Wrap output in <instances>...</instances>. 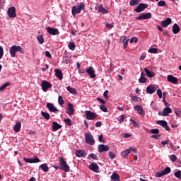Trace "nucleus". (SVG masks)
Masks as SVG:
<instances>
[{"mask_svg":"<svg viewBox=\"0 0 181 181\" xmlns=\"http://www.w3.org/2000/svg\"><path fill=\"white\" fill-rule=\"evenodd\" d=\"M157 94H158L159 98H162V90L158 89L157 90Z\"/></svg>","mask_w":181,"mask_h":181,"instance_id":"nucleus-55","label":"nucleus"},{"mask_svg":"<svg viewBox=\"0 0 181 181\" xmlns=\"http://www.w3.org/2000/svg\"><path fill=\"white\" fill-rule=\"evenodd\" d=\"M41 115H42V117H44V118L45 119H47V121H49V119H50V114H49L46 112H42Z\"/></svg>","mask_w":181,"mask_h":181,"instance_id":"nucleus-35","label":"nucleus"},{"mask_svg":"<svg viewBox=\"0 0 181 181\" xmlns=\"http://www.w3.org/2000/svg\"><path fill=\"white\" fill-rule=\"evenodd\" d=\"M18 52L21 53V54H23V53H25V50H23V49L21 46L13 45L11 47H10V54L11 57H16V52Z\"/></svg>","mask_w":181,"mask_h":181,"instance_id":"nucleus-2","label":"nucleus"},{"mask_svg":"<svg viewBox=\"0 0 181 181\" xmlns=\"http://www.w3.org/2000/svg\"><path fill=\"white\" fill-rule=\"evenodd\" d=\"M66 90L71 93V94H74L76 95L77 94V90H76V88H71V86H67Z\"/></svg>","mask_w":181,"mask_h":181,"instance_id":"nucleus-31","label":"nucleus"},{"mask_svg":"<svg viewBox=\"0 0 181 181\" xmlns=\"http://www.w3.org/2000/svg\"><path fill=\"white\" fill-rule=\"evenodd\" d=\"M171 172L170 168L167 167L163 171V173L165 175H169V173Z\"/></svg>","mask_w":181,"mask_h":181,"instance_id":"nucleus-43","label":"nucleus"},{"mask_svg":"<svg viewBox=\"0 0 181 181\" xmlns=\"http://www.w3.org/2000/svg\"><path fill=\"white\" fill-rule=\"evenodd\" d=\"M148 52L149 53H153V54L158 53V49H156V48H150L148 49Z\"/></svg>","mask_w":181,"mask_h":181,"instance_id":"nucleus-48","label":"nucleus"},{"mask_svg":"<svg viewBox=\"0 0 181 181\" xmlns=\"http://www.w3.org/2000/svg\"><path fill=\"white\" fill-rule=\"evenodd\" d=\"M86 73L88 74L90 78H95V77L97 76L95 75V71L94 70V68L93 66H90L88 69H87Z\"/></svg>","mask_w":181,"mask_h":181,"instance_id":"nucleus-11","label":"nucleus"},{"mask_svg":"<svg viewBox=\"0 0 181 181\" xmlns=\"http://www.w3.org/2000/svg\"><path fill=\"white\" fill-rule=\"evenodd\" d=\"M134 110L136 111L140 115H144V108L141 105H136Z\"/></svg>","mask_w":181,"mask_h":181,"instance_id":"nucleus-26","label":"nucleus"},{"mask_svg":"<svg viewBox=\"0 0 181 181\" xmlns=\"http://www.w3.org/2000/svg\"><path fill=\"white\" fill-rule=\"evenodd\" d=\"M170 23H172V18H167L165 20L161 22V25L163 26V28H168V26H169Z\"/></svg>","mask_w":181,"mask_h":181,"instance_id":"nucleus-19","label":"nucleus"},{"mask_svg":"<svg viewBox=\"0 0 181 181\" xmlns=\"http://www.w3.org/2000/svg\"><path fill=\"white\" fill-rule=\"evenodd\" d=\"M42 89L43 91L46 92L47 91V90H49V88H52V83H50L49 82L47 81H42Z\"/></svg>","mask_w":181,"mask_h":181,"instance_id":"nucleus-13","label":"nucleus"},{"mask_svg":"<svg viewBox=\"0 0 181 181\" xmlns=\"http://www.w3.org/2000/svg\"><path fill=\"white\" fill-rule=\"evenodd\" d=\"M127 40V37L123 36L120 38L119 40V43H124V42H125Z\"/></svg>","mask_w":181,"mask_h":181,"instance_id":"nucleus-57","label":"nucleus"},{"mask_svg":"<svg viewBox=\"0 0 181 181\" xmlns=\"http://www.w3.org/2000/svg\"><path fill=\"white\" fill-rule=\"evenodd\" d=\"M139 2H141V0H131L129 4L131 6H135V5H138Z\"/></svg>","mask_w":181,"mask_h":181,"instance_id":"nucleus-37","label":"nucleus"},{"mask_svg":"<svg viewBox=\"0 0 181 181\" xmlns=\"http://www.w3.org/2000/svg\"><path fill=\"white\" fill-rule=\"evenodd\" d=\"M98 152H107L110 151V146H105V144H100L98 147Z\"/></svg>","mask_w":181,"mask_h":181,"instance_id":"nucleus-16","label":"nucleus"},{"mask_svg":"<svg viewBox=\"0 0 181 181\" xmlns=\"http://www.w3.org/2000/svg\"><path fill=\"white\" fill-rule=\"evenodd\" d=\"M86 9V4L84 3H80L79 5L75 6L72 7V15L73 16H76L78 15V13H81V11Z\"/></svg>","mask_w":181,"mask_h":181,"instance_id":"nucleus-1","label":"nucleus"},{"mask_svg":"<svg viewBox=\"0 0 181 181\" xmlns=\"http://www.w3.org/2000/svg\"><path fill=\"white\" fill-rule=\"evenodd\" d=\"M21 122H18L16 124L13 126V130L16 132H19L21 131Z\"/></svg>","mask_w":181,"mask_h":181,"instance_id":"nucleus-32","label":"nucleus"},{"mask_svg":"<svg viewBox=\"0 0 181 181\" xmlns=\"http://www.w3.org/2000/svg\"><path fill=\"white\" fill-rule=\"evenodd\" d=\"M180 32V28L177 23H175L173 26V33L177 35Z\"/></svg>","mask_w":181,"mask_h":181,"instance_id":"nucleus-25","label":"nucleus"},{"mask_svg":"<svg viewBox=\"0 0 181 181\" xmlns=\"http://www.w3.org/2000/svg\"><path fill=\"white\" fill-rule=\"evenodd\" d=\"M68 47L71 50H74L76 49V44H74V42H70L68 45Z\"/></svg>","mask_w":181,"mask_h":181,"instance_id":"nucleus-41","label":"nucleus"},{"mask_svg":"<svg viewBox=\"0 0 181 181\" xmlns=\"http://www.w3.org/2000/svg\"><path fill=\"white\" fill-rule=\"evenodd\" d=\"M89 156H90L92 159H97V155H95V154H94V153L90 154Z\"/></svg>","mask_w":181,"mask_h":181,"instance_id":"nucleus-63","label":"nucleus"},{"mask_svg":"<svg viewBox=\"0 0 181 181\" xmlns=\"http://www.w3.org/2000/svg\"><path fill=\"white\" fill-rule=\"evenodd\" d=\"M144 71L147 77H149V78H152V77L155 76V72L149 71V69H148L147 68H144Z\"/></svg>","mask_w":181,"mask_h":181,"instance_id":"nucleus-24","label":"nucleus"},{"mask_svg":"<svg viewBox=\"0 0 181 181\" xmlns=\"http://www.w3.org/2000/svg\"><path fill=\"white\" fill-rule=\"evenodd\" d=\"M64 121L66 122V125H69V127H71V125H73V122L70 118L65 119Z\"/></svg>","mask_w":181,"mask_h":181,"instance_id":"nucleus-40","label":"nucleus"},{"mask_svg":"<svg viewBox=\"0 0 181 181\" xmlns=\"http://www.w3.org/2000/svg\"><path fill=\"white\" fill-rule=\"evenodd\" d=\"M97 100L99 101L100 104H105V100H104L103 99H101L100 98H97Z\"/></svg>","mask_w":181,"mask_h":181,"instance_id":"nucleus-58","label":"nucleus"},{"mask_svg":"<svg viewBox=\"0 0 181 181\" xmlns=\"http://www.w3.org/2000/svg\"><path fill=\"white\" fill-rule=\"evenodd\" d=\"M111 180L112 181H119V175L117 173H113L111 175Z\"/></svg>","mask_w":181,"mask_h":181,"instance_id":"nucleus-30","label":"nucleus"},{"mask_svg":"<svg viewBox=\"0 0 181 181\" xmlns=\"http://www.w3.org/2000/svg\"><path fill=\"white\" fill-rule=\"evenodd\" d=\"M98 12H100V13H108V11L104 8V7H103V5L99 6Z\"/></svg>","mask_w":181,"mask_h":181,"instance_id":"nucleus-34","label":"nucleus"},{"mask_svg":"<svg viewBox=\"0 0 181 181\" xmlns=\"http://www.w3.org/2000/svg\"><path fill=\"white\" fill-rule=\"evenodd\" d=\"M25 162L27 163H37L40 162L39 159H24Z\"/></svg>","mask_w":181,"mask_h":181,"instance_id":"nucleus-28","label":"nucleus"},{"mask_svg":"<svg viewBox=\"0 0 181 181\" xmlns=\"http://www.w3.org/2000/svg\"><path fill=\"white\" fill-rule=\"evenodd\" d=\"M109 158L110 159H114V158H115V153L112 151H110L109 152Z\"/></svg>","mask_w":181,"mask_h":181,"instance_id":"nucleus-50","label":"nucleus"},{"mask_svg":"<svg viewBox=\"0 0 181 181\" xmlns=\"http://www.w3.org/2000/svg\"><path fill=\"white\" fill-rule=\"evenodd\" d=\"M147 81H148V79L145 77L144 72H141V76L139 79V83H146Z\"/></svg>","mask_w":181,"mask_h":181,"instance_id":"nucleus-27","label":"nucleus"},{"mask_svg":"<svg viewBox=\"0 0 181 181\" xmlns=\"http://www.w3.org/2000/svg\"><path fill=\"white\" fill-rule=\"evenodd\" d=\"M132 101H138V96H132Z\"/></svg>","mask_w":181,"mask_h":181,"instance_id":"nucleus-64","label":"nucleus"},{"mask_svg":"<svg viewBox=\"0 0 181 181\" xmlns=\"http://www.w3.org/2000/svg\"><path fill=\"white\" fill-rule=\"evenodd\" d=\"M168 81L173 83V84H177L178 80L177 78L173 76V75H168L167 76Z\"/></svg>","mask_w":181,"mask_h":181,"instance_id":"nucleus-18","label":"nucleus"},{"mask_svg":"<svg viewBox=\"0 0 181 181\" xmlns=\"http://www.w3.org/2000/svg\"><path fill=\"white\" fill-rule=\"evenodd\" d=\"M89 169H90V170H93V172H95L96 173H98L99 168L97 163H93L89 165Z\"/></svg>","mask_w":181,"mask_h":181,"instance_id":"nucleus-22","label":"nucleus"},{"mask_svg":"<svg viewBox=\"0 0 181 181\" xmlns=\"http://www.w3.org/2000/svg\"><path fill=\"white\" fill-rule=\"evenodd\" d=\"M47 32L49 33V35H52V36H56V35H59V33H60L57 28L52 27H48L47 29Z\"/></svg>","mask_w":181,"mask_h":181,"instance_id":"nucleus-12","label":"nucleus"},{"mask_svg":"<svg viewBox=\"0 0 181 181\" xmlns=\"http://www.w3.org/2000/svg\"><path fill=\"white\" fill-rule=\"evenodd\" d=\"M85 139L86 144L89 145H94V144H95V140H94V137L91 135L90 132H88L85 134Z\"/></svg>","mask_w":181,"mask_h":181,"instance_id":"nucleus-4","label":"nucleus"},{"mask_svg":"<svg viewBox=\"0 0 181 181\" xmlns=\"http://www.w3.org/2000/svg\"><path fill=\"white\" fill-rule=\"evenodd\" d=\"M100 108L102 111H103V112H108V108H107V107H105V105H100Z\"/></svg>","mask_w":181,"mask_h":181,"instance_id":"nucleus-44","label":"nucleus"},{"mask_svg":"<svg viewBox=\"0 0 181 181\" xmlns=\"http://www.w3.org/2000/svg\"><path fill=\"white\" fill-rule=\"evenodd\" d=\"M47 107L49 110V111H50V112H59L60 110H59V109H57V107H55L54 105H53V103H47Z\"/></svg>","mask_w":181,"mask_h":181,"instance_id":"nucleus-15","label":"nucleus"},{"mask_svg":"<svg viewBox=\"0 0 181 181\" xmlns=\"http://www.w3.org/2000/svg\"><path fill=\"white\" fill-rule=\"evenodd\" d=\"M131 122H132L134 127L135 128H139V124H138V122H136L135 120L134 119H130Z\"/></svg>","mask_w":181,"mask_h":181,"instance_id":"nucleus-46","label":"nucleus"},{"mask_svg":"<svg viewBox=\"0 0 181 181\" xmlns=\"http://www.w3.org/2000/svg\"><path fill=\"white\" fill-rule=\"evenodd\" d=\"M151 138L154 139H159V138H160V134H153L151 135Z\"/></svg>","mask_w":181,"mask_h":181,"instance_id":"nucleus-53","label":"nucleus"},{"mask_svg":"<svg viewBox=\"0 0 181 181\" xmlns=\"http://www.w3.org/2000/svg\"><path fill=\"white\" fill-rule=\"evenodd\" d=\"M169 114H172V109L170 107H165L163 112H158V115L160 117H168Z\"/></svg>","mask_w":181,"mask_h":181,"instance_id":"nucleus-7","label":"nucleus"},{"mask_svg":"<svg viewBox=\"0 0 181 181\" xmlns=\"http://www.w3.org/2000/svg\"><path fill=\"white\" fill-rule=\"evenodd\" d=\"M58 103L59 105H63V104H64V100H63V98L60 95L58 97Z\"/></svg>","mask_w":181,"mask_h":181,"instance_id":"nucleus-42","label":"nucleus"},{"mask_svg":"<svg viewBox=\"0 0 181 181\" xmlns=\"http://www.w3.org/2000/svg\"><path fill=\"white\" fill-rule=\"evenodd\" d=\"M8 86H11V83L6 82V83H4L3 86L0 87V91H4L6 87H8Z\"/></svg>","mask_w":181,"mask_h":181,"instance_id":"nucleus-36","label":"nucleus"},{"mask_svg":"<svg viewBox=\"0 0 181 181\" xmlns=\"http://www.w3.org/2000/svg\"><path fill=\"white\" fill-rule=\"evenodd\" d=\"M158 125H160L163 128H165V131H170V127L168 125V122L165 120H158L156 121Z\"/></svg>","mask_w":181,"mask_h":181,"instance_id":"nucleus-9","label":"nucleus"},{"mask_svg":"<svg viewBox=\"0 0 181 181\" xmlns=\"http://www.w3.org/2000/svg\"><path fill=\"white\" fill-rule=\"evenodd\" d=\"M8 16L11 18H16V8L15 7H10L8 10Z\"/></svg>","mask_w":181,"mask_h":181,"instance_id":"nucleus-10","label":"nucleus"},{"mask_svg":"<svg viewBox=\"0 0 181 181\" xmlns=\"http://www.w3.org/2000/svg\"><path fill=\"white\" fill-rule=\"evenodd\" d=\"M4 57V48H2L1 46H0V59H1Z\"/></svg>","mask_w":181,"mask_h":181,"instance_id":"nucleus-54","label":"nucleus"},{"mask_svg":"<svg viewBox=\"0 0 181 181\" xmlns=\"http://www.w3.org/2000/svg\"><path fill=\"white\" fill-rule=\"evenodd\" d=\"M124 119H125V116L124 115H122L120 116L119 124H121V122H124Z\"/></svg>","mask_w":181,"mask_h":181,"instance_id":"nucleus-62","label":"nucleus"},{"mask_svg":"<svg viewBox=\"0 0 181 181\" xmlns=\"http://www.w3.org/2000/svg\"><path fill=\"white\" fill-rule=\"evenodd\" d=\"M157 5L158 6H163V7L168 6V4H166V2L163 0H161V1H158L157 3Z\"/></svg>","mask_w":181,"mask_h":181,"instance_id":"nucleus-38","label":"nucleus"},{"mask_svg":"<svg viewBox=\"0 0 181 181\" xmlns=\"http://www.w3.org/2000/svg\"><path fill=\"white\" fill-rule=\"evenodd\" d=\"M76 156H78V158H86V156H87V153H86V151L83 150H77L76 151Z\"/></svg>","mask_w":181,"mask_h":181,"instance_id":"nucleus-21","label":"nucleus"},{"mask_svg":"<svg viewBox=\"0 0 181 181\" xmlns=\"http://www.w3.org/2000/svg\"><path fill=\"white\" fill-rule=\"evenodd\" d=\"M85 114H86V119L93 120V119H95V118H97V113L93 112L90 110L85 111Z\"/></svg>","mask_w":181,"mask_h":181,"instance_id":"nucleus-6","label":"nucleus"},{"mask_svg":"<svg viewBox=\"0 0 181 181\" xmlns=\"http://www.w3.org/2000/svg\"><path fill=\"white\" fill-rule=\"evenodd\" d=\"M40 168L43 170V172H48L49 171V167L47 166V163L42 164Z\"/></svg>","mask_w":181,"mask_h":181,"instance_id":"nucleus-33","label":"nucleus"},{"mask_svg":"<svg viewBox=\"0 0 181 181\" xmlns=\"http://www.w3.org/2000/svg\"><path fill=\"white\" fill-rule=\"evenodd\" d=\"M138 43V38L136 37H134L130 40V43Z\"/></svg>","mask_w":181,"mask_h":181,"instance_id":"nucleus-51","label":"nucleus"},{"mask_svg":"<svg viewBox=\"0 0 181 181\" xmlns=\"http://www.w3.org/2000/svg\"><path fill=\"white\" fill-rule=\"evenodd\" d=\"M129 153H131V149H127L121 153V156L122 158H127V156L129 155Z\"/></svg>","mask_w":181,"mask_h":181,"instance_id":"nucleus-29","label":"nucleus"},{"mask_svg":"<svg viewBox=\"0 0 181 181\" xmlns=\"http://www.w3.org/2000/svg\"><path fill=\"white\" fill-rule=\"evenodd\" d=\"M61 128H62V125H60L59 123L56 122H52V131L53 132H56V131H58V129H60Z\"/></svg>","mask_w":181,"mask_h":181,"instance_id":"nucleus-20","label":"nucleus"},{"mask_svg":"<svg viewBox=\"0 0 181 181\" xmlns=\"http://www.w3.org/2000/svg\"><path fill=\"white\" fill-rule=\"evenodd\" d=\"M74 105H73V104L71 103H69L68 104V107L66 109V114H68V115H70V117H71V115H74Z\"/></svg>","mask_w":181,"mask_h":181,"instance_id":"nucleus-14","label":"nucleus"},{"mask_svg":"<svg viewBox=\"0 0 181 181\" xmlns=\"http://www.w3.org/2000/svg\"><path fill=\"white\" fill-rule=\"evenodd\" d=\"M59 166L61 170H63L64 172H70V166L67 165V162L64 160V159H60L59 160Z\"/></svg>","mask_w":181,"mask_h":181,"instance_id":"nucleus-3","label":"nucleus"},{"mask_svg":"<svg viewBox=\"0 0 181 181\" xmlns=\"http://www.w3.org/2000/svg\"><path fill=\"white\" fill-rule=\"evenodd\" d=\"M101 125H103V123H101V122H97L95 124V126L96 127V128H100V127H101Z\"/></svg>","mask_w":181,"mask_h":181,"instance_id":"nucleus-61","label":"nucleus"},{"mask_svg":"<svg viewBox=\"0 0 181 181\" xmlns=\"http://www.w3.org/2000/svg\"><path fill=\"white\" fill-rule=\"evenodd\" d=\"M151 134H155L156 135L159 134V130L158 129H152L150 130Z\"/></svg>","mask_w":181,"mask_h":181,"instance_id":"nucleus-49","label":"nucleus"},{"mask_svg":"<svg viewBox=\"0 0 181 181\" xmlns=\"http://www.w3.org/2000/svg\"><path fill=\"white\" fill-rule=\"evenodd\" d=\"M55 76L59 80H63V72L59 69H55Z\"/></svg>","mask_w":181,"mask_h":181,"instance_id":"nucleus-23","label":"nucleus"},{"mask_svg":"<svg viewBox=\"0 0 181 181\" xmlns=\"http://www.w3.org/2000/svg\"><path fill=\"white\" fill-rule=\"evenodd\" d=\"M103 96L106 100H108V90H105L103 93Z\"/></svg>","mask_w":181,"mask_h":181,"instance_id":"nucleus-60","label":"nucleus"},{"mask_svg":"<svg viewBox=\"0 0 181 181\" xmlns=\"http://www.w3.org/2000/svg\"><path fill=\"white\" fill-rule=\"evenodd\" d=\"M105 26L106 28H108V29H112V28H114V24L107 23Z\"/></svg>","mask_w":181,"mask_h":181,"instance_id":"nucleus-59","label":"nucleus"},{"mask_svg":"<svg viewBox=\"0 0 181 181\" xmlns=\"http://www.w3.org/2000/svg\"><path fill=\"white\" fill-rule=\"evenodd\" d=\"M175 177H177V179H180L181 178V171L180 170H178L177 172H175L174 173Z\"/></svg>","mask_w":181,"mask_h":181,"instance_id":"nucleus-47","label":"nucleus"},{"mask_svg":"<svg viewBox=\"0 0 181 181\" xmlns=\"http://www.w3.org/2000/svg\"><path fill=\"white\" fill-rule=\"evenodd\" d=\"M37 39L39 43H40V45H42V43H44V42H45V39H43V35L37 36Z\"/></svg>","mask_w":181,"mask_h":181,"instance_id":"nucleus-39","label":"nucleus"},{"mask_svg":"<svg viewBox=\"0 0 181 181\" xmlns=\"http://www.w3.org/2000/svg\"><path fill=\"white\" fill-rule=\"evenodd\" d=\"M147 4L141 3L139 4L136 8H134V12H137V13H141L143 11H145L146 8H148Z\"/></svg>","mask_w":181,"mask_h":181,"instance_id":"nucleus-5","label":"nucleus"},{"mask_svg":"<svg viewBox=\"0 0 181 181\" xmlns=\"http://www.w3.org/2000/svg\"><path fill=\"white\" fill-rule=\"evenodd\" d=\"M45 56L46 57H48L49 59H52V54L49 51L45 52Z\"/></svg>","mask_w":181,"mask_h":181,"instance_id":"nucleus-56","label":"nucleus"},{"mask_svg":"<svg viewBox=\"0 0 181 181\" xmlns=\"http://www.w3.org/2000/svg\"><path fill=\"white\" fill-rule=\"evenodd\" d=\"M155 91H156V88L155 87V85L151 84L147 86V88H146L147 94H153Z\"/></svg>","mask_w":181,"mask_h":181,"instance_id":"nucleus-17","label":"nucleus"},{"mask_svg":"<svg viewBox=\"0 0 181 181\" xmlns=\"http://www.w3.org/2000/svg\"><path fill=\"white\" fill-rule=\"evenodd\" d=\"M151 18H152V14L151 13H142L138 17H136V19L137 21H142L143 19H151Z\"/></svg>","mask_w":181,"mask_h":181,"instance_id":"nucleus-8","label":"nucleus"},{"mask_svg":"<svg viewBox=\"0 0 181 181\" xmlns=\"http://www.w3.org/2000/svg\"><path fill=\"white\" fill-rule=\"evenodd\" d=\"M104 139V136L103 135H100L99 136V142H103V144H105L106 141L105 140H103Z\"/></svg>","mask_w":181,"mask_h":181,"instance_id":"nucleus-52","label":"nucleus"},{"mask_svg":"<svg viewBox=\"0 0 181 181\" xmlns=\"http://www.w3.org/2000/svg\"><path fill=\"white\" fill-rule=\"evenodd\" d=\"M162 176H165V174L163 173V171H159L157 173H156V177H162Z\"/></svg>","mask_w":181,"mask_h":181,"instance_id":"nucleus-45","label":"nucleus"}]
</instances>
